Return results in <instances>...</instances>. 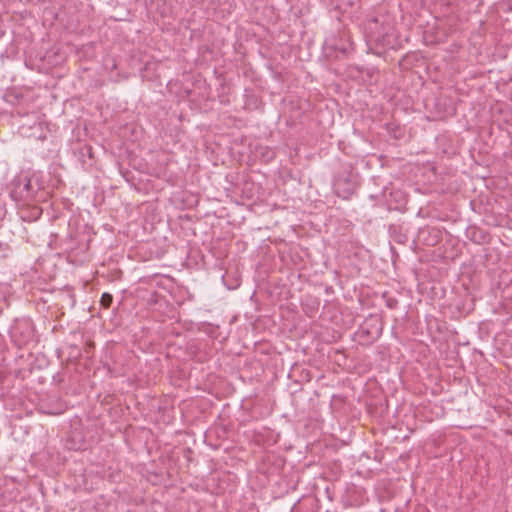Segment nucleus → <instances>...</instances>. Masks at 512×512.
Returning <instances> with one entry per match:
<instances>
[{
  "instance_id": "nucleus-3",
  "label": "nucleus",
  "mask_w": 512,
  "mask_h": 512,
  "mask_svg": "<svg viewBox=\"0 0 512 512\" xmlns=\"http://www.w3.org/2000/svg\"><path fill=\"white\" fill-rule=\"evenodd\" d=\"M113 296L109 293H103L100 299V303L104 308H109L112 304Z\"/></svg>"
},
{
  "instance_id": "nucleus-5",
  "label": "nucleus",
  "mask_w": 512,
  "mask_h": 512,
  "mask_svg": "<svg viewBox=\"0 0 512 512\" xmlns=\"http://www.w3.org/2000/svg\"><path fill=\"white\" fill-rule=\"evenodd\" d=\"M291 512H298V506H297V504H295V505L292 507Z\"/></svg>"
},
{
  "instance_id": "nucleus-4",
  "label": "nucleus",
  "mask_w": 512,
  "mask_h": 512,
  "mask_svg": "<svg viewBox=\"0 0 512 512\" xmlns=\"http://www.w3.org/2000/svg\"><path fill=\"white\" fill-rule=\"evenodd\" d=\"M339 186H340L339 181L334 183V188H335V191H336L337 195L341 196L343 198H348V196L351 194V190H346V191L343 192V194H341Z\"/></svg>"
},
{
  "instance_id": "nucleus-1",
  "label": "nucleus",
  "mask_w": 512,
  "mask_h": 512,
  "mask_svg": "<svg viewBox=\"0 0 512 512\" xmlns=\"http://www.w3.org/2000/svg\"><path fill=\"white\" fill-rule=\"evenodd\" d=\"M43 185L36 175L18 176L12 181L11 197L17 202L41 201L44 199Z\"/></svg>"
},
{
  "instance_id": "nucleus-2",
  "label": "nucleus",
  "mask_w": 512,
  "mask_h": 512,
  "mask_svg": "<svg viewBox=\"0 0 512 512\" xmlns=\"http://www.w3.org/2000/svg\"><path fill=\"white\" fill-rule=\"evenodd\" d=\"M470 239L477 243H485L487 240V234L482 229L471 227Z\"/></svg>"
}]
</instances>
